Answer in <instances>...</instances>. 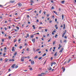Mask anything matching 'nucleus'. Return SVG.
Masks as SVG:
<instances>
[{
  "instance_id": "nucleus-62",
  "label": "nucleus",
  "mask_w": 76,
  "mask_h": 76,
  "mask_svg": "<svg viewBox=\"0 0 76 76\" xmlns=\"http://www.w3.org/2000/svg\"><path fill=\"white\" fill-rule=\"evenodd\" d=\"M52 9H54V6L52 7Z\"/></svg>"
},
{
  "instance_id": "nucleus-3",
  "label": "nucleus",
  "mask_w": 76,
  "mask_h": 76,
  "mask_svg": "<svg viewBox=\"0 0 76 76\" xmlns=\"http://www.w3.org/2000/svg\"><path fill=\"white\" fill-rule=\"evenodd\" d=\"M48 70H51V69H52V68L50 66H49L48 68Z\"/></svg>"
},
{
  "instance_id": "nucleus-20",
  "label": "nucleus",
  "mask_w": 76,
  "mask_h": 76,
  "mask_svg": "<svg viewBox=\"0 0 76 76\" xmlns=\"http://www.w3.org/2000/svg\"><path fill=\"white\" fill-rule=\"evenodd\" d=\"M38 56H35L34 57V59H36V58H38Z\"/></svg>"
},
{
  "instance_id": "nucleus-54",
  "label": "nucleus",
  "mask_w": 76,
  "mask_h": 76,
  "mask_svg": "<svg viewBox=\"0 0 76 76\" xmlns=\"http://www.w3.org/2000/svg\"><path fill=\"white\" fill-rule=\"evenodd\" d=\"M41 51H39V52L38 53L39 54H41Z\"/></svg>"
},
{
  "instance_id": "nucleus-1",
  "label": "nucleus",
  "mask_w": 76,
  "mask_h": 76,
  "mask_svg": "<svg viewBox=\"0 0 76 76\" xmlns=\"http://www.w3.org/2000/svg\"><path fill=\"white\" fill-rule=\"evenodd\" d=\"M25 59V56H23L21 58V61H24V60Z\"/></svg>"
},
{
  "instance_id": "nucleus-23",
  "label": "nucleus",
  "mask_w": 76,
  "mask_h": 76,
  "mask_svg": "<svg viewBox=\"0 0 76 76\" xmlns=\"http://www.w3.org/2000/svg\"><path fill=\"white\" fill-rule=\"evenodd\" d=\"M42 57H41L39 58V60H41V59H42Z\"/></svg>"
},
{
  "instance_id": "nucleus-30",
  "label": "nucleus",
  "mask_w": 76,
  "mask_h": 76,
  "mask_svg": "<svg viewBox=\"0 0 76 76\" xmlns=\"http://www.w3.org/2000/svg\"><path fill=\"white\" fill-rule=\"evenodd\" d=\"M15 67V69H17V68L18 67V66L16 65Z\"/></svg>"
},
{
  "instance_id": "nucleus-48",
  "label": "nucleus",
  "mask_w": 76,
  "mask_h": 76,
  "mask_svg": "<svg viewBox=\"0 0 76 76\" xmlns=\"http://www.w3.org/2000/svg\"><path fill=\"white\" fill-rule=\"evenodd\" d=\"M24 72H27L28 71V70L27 69H26L24 70Z\"/></svg>"
},
{
  "instance_id": "nucleus-39",
  "label": "nucleus",
  "mask_w": 76,
  "mask_h": 76,
  "mask_svg": "<svg viewBox=\"0 0 76 76\" xmlns=\"http://www.w3.org/2000/svg\"><path fill=\"white\" fill-rule=\"evenodd\" d=\"M66 61H65L63 65H64L65 64H66Z\"/></svg>"
},
{
  "instance_id": "nucleus-41",
  "label": "nucleus",
  "mask_w": 76,
  "mask_h": 76,
  "mask_svg": "<svg viewBox=\"0 0 76 76\" xmlns=\"http://www.w3.org/2000/svg\"><path fill=\"white\" fill-rule=\"evenodd\" d=\"M1 40L2 41V42H4V39H1Z\"/></svg>"
},
{
  "instance_id": "nucleus-16",
  "label": "nucleus",
  "mask_w": 76,
  "mask_h": 76,
  "mask_svg": "<svg viewBox=\"0 0 76 76\" xmlns=\"http://www.w3.org/2000/svg\"><path fill=\"white\" fill-rule=\"evenodd\" d=\"M34 3V1L32 0L30 1V3Z\"/></svg>"
},
{
  "instance_id": "nucleus-22",
  "label": "nucleus",
  "mask_w": 76,
  "mask_h": 76,
  "mask_svg": "<svg viewBox=\"0 0 76 76\" xmlns=\"http://www.w3.org/2000/svg\"><path fill=\"white\" fill-rule=\"evenodd\" d=\"M61 47H62V46H59V47L58 48V50H60V48H61Z\"/></svg>"
},
{
  "instance_id": "nucleus-55",
  "label": "nucleus",
  "mask_w": 76,
  "mask_h": 76,
  "mask_svg": "<svg viewBox=\"0 0 76 76\" xmlns=\"http://www.w3.org/2000/svg\"><path fill=\"white\" fill-rule=\"evenodd\" d=\"M4 50H6V47H5L4 48Z\"/></svg>"
},
{
  "instance_id": "nucleus-26",
  "label": "nucleus",
  "mask_w": 76,
  "mask_h": 76,
  "mask_svg": "<svg viewBox=\"0 0 76 76\" xmlns=\"http://www.w3.org/2000/svg\"><path fill=\"white\" fill-rule=\"evenodd\" d=\"M33 37H34V35H32L30 37L31 38H33Z\"/></svg>"
},
{
  "instance_id": "nucleus-8",
  "label": "nucleus",
  "mask_w": 76,
  "mask_h": 76,
  "mask_svg": "<svg viewBox=\"0 0 76 76\" xmlns=\"http://www.w3.org/2000/svg\"><path fill=\"white\" fill-rule=\"evenodd\" d=\"M44 75V73H42L41 74H40V75H39L38 76H43Z\"/></svg>"
},
{
  "instance_id": "nucleus-18",
  "label": "nucleus",
  "mask_w": 76,
  "mask_h": 76,
  "mask_svg": "<svg viewBox=\"0 0 76 76\" xmlns=\"http://www.w3.org/2000/svg\"><path fill=\"white\" fill-rule=\"evenodd\" d=\"M64 2H65V1H62L61 3L62 4H64Z\"/></svg>"
},
{
  "instance_id": "nucleus-57",
  "label": "nucleus",
  "mask_w": 76,
  "mask_h": 76,
  "mask_svg": "<svg viewBox=\"0 0 76 76\" xmlns=\"http://www.w3.org/2000/svg\"><path fill=\"white\" fill-rule=\"evenodd\" d=\"M27 17L28 18H29V16L28 15H27Z\"/></svg>"
},
{
  "instance_id": "nucleus-38",
  "label": "nucleus",
  "mask_w": 76,
  "mask_h": 76,
  "mask_svg": "<svg viewBox=\"0 0 76 76\" xmlns=\"http://www.w3.org/2000/svg\"><path fill=\"white\" fill-rule=\"evenodd\" d=\"M39 50H40V49H37L36 50V51H39Z\"/></svg>"
},
{
  "instance_id": "nucleus-45",
  "label": "nucleus",
  "mask_w": 76,
  "mask_h": 76,
  "mask_svg": "<svg viewBox=\"0 0 76 76\" xmlns=\"http://www.w3.org/2000/svg\"><path fill=\"white\" fill-rule=\"evenodd\" d=\"M12 51H15V49H12Z\"/></svg>"
},
{
  "instance_id": "nucleus-14",
  "label": "nucleus",
  "mask_w": 76,
  "mask_h": 76,
  "mask_svg": "<svg viewBox=\"0 0 76 76\" xmlns=\"http://www.w3.org/2000/svg\"><path fill=\"white\" fill-rule=\"evenodd\" d=\"M53 12L54 13H55L56 15H58V14L57 13V12H56L55 11H53Z\"/></svg>"
},
{
  "instance_id": "nucleus-5",
  "label": "nucleus",
  "mask_w": 76,
  "mask_h": 76,
  "mask_svg": "<svg viewBox=\"0 0 76 76\" xmlns=\"http://www.w3.org/2000/svg\"><path fill=\"white\" fill-rule=\"evenodd\" d=\"M64 50V49L63 48H61V50L59 51V53H61L62 52V51H63Z\"/></svg>"
},
{
  "instance_id": "nucleus-40",
  "label": "nucleus",
  "mask_w": 76,
  "mask_h": 76,
  "mask_svg": "<svg viewBox=\"0 0 76 76\" xmlns=\"http://www.w3.org/2000/svg\"><path fill=\"white\" fill-rule=\"evenodd\" d=\"M44 15H45V13H46V12L44 11Z\"/></svg>"
},
{
  "instance_id": "nucleus-4",
  "label": "nucleus",
  "mask_w": 76,
  "mask_h": 76,
  "mask_svg": "<svg viewBox=\"0 0 76 76\" xmlns=\"http://www.w3.org/2000/svg\"><path fill=\"white\" fill-rule=\"evenodd\" d=\"M32 41L33 43L35 42V39H32Z\"/></svg>"
},
{
  "instance_id": "nucleus-9",
  "label": "nucleus",
  "mask_w": 76,
  "mask_h": 76,
  "mask_svg": "<svg viewBox=\"0 0 76 76\" xmlns=\"http://www.w3.org/2000/svg\"><path fill=\"white\" fill-rule=\"evenodd\" d=\"M15 0H13V1H10V3H15Z\"/></svg>"
},
{
  "instance_id": "nucleus-24",
  "label": "nucleus",
  "mask_w": 76,
  "mask_h": 76,
  "mask_svg": "<svg viewBox=\"0 0 76 76\" xmlns=\"http://www.w3.org/2000/svg\"><path fill=\"white\" fill-rule=\"evenodd\" d=\"M71 60H72V59H69L68 62V63H69V62H70L71 61Z\"/></svg>"
},
{
  "instance_id": "nucleus-64",
  "label": "nucleus",
  "mask_w": 76,
  "mask_h": 76,
  "mask_svg": "<svg viewBox=\"0 0 76 76\" xmlns=\"http://www.w3.org/2000/svg\"><path fill=\"white\" fill-rule=\"evenodd\" d=\"M15 61V60H14V59H12V61Z\"/></svg>"
},
{
  "instance_id": "nucleus-49",
  "label": "nucleus",
  "mask_w": 76,
  "mask_h": 76,
  "mask_svg": "<svg viewBox=\"0 0 76 76\" xmlns=\"http://www.w3.org/2000/svg\"><path fill=\"white\" fill-rule=\"evenodd\" d=\"M50 41H51V39H49V40H48V42H49Z\"/></svg>"
},
{
  "instance_id": "nucleus-53",
  "label": "nucleus",
  "mask_w": 76,
  "mask_h": 76,
  "mask_svg": "<svg viewBox=\"0 0 76 76\" xmlns=\"http://www.w3.org/2000/svg\"><path fill=\"white\" fill-rule=\"evenodd\" d=\"M41 39L43 41H44V38L42 37Z\"/></svg>"
},
{
  "instance_id": "nucleus-12",
  "label": "nucleus",
  "mask_w": 76,
  "mask_h": 76,
  "mask_svg": "<svg viewBox=\"0 0 76 76\" xmlns=\"http://www.w3.org/2000/svg\"><path fill=\"white\" fill-rule=\"evenodd\" d=\"M50 64H56V63L55 62H51Z\"/></svg>"
},
{
  "instance_id": "nucleus-32",
  "label": "nucleus",
  "mask_w": 76,
  "mask_h": 76,
  "mask_svg": "<svg viewBox=\"0 0 76 76\" xmlns=\"http://www.w3.org/2000/svg\"><path fill=\"white\" fill-rule=\"evenodd\" d=\"M29 34H27V37H29Z\"/></svg>"
},
{
  "instance_id": "nucleus-59",
  "label": "nucleus",
  "mask_w": 76,
  "mask_h": 76,
  "mask_svg": "<svg viewBox=\"0 0 76 76\" xmlns=\"http://www.w3.org/2000/svg\"><path fill=\"white\" fill-rule=\"evenodd\" d=\"M22 46H20V49H21V48H22Z\"/></svg>"
},
{
  "instance_id": "nucleus-35",
  "label": "nucleus",
  "mask_w": 76,
  "mask_h": 76,
  "mask_svg": "<svg viewBox=\"0 0 76 76\" xmlns=\"http://www.w3.org/2000/svg\"><path fill=\"white\" fill-rule=\"evenodd\" d=\"M52 50V48H50L49 50L50 51H51Z\"/></svg>"
},
{
  "instance_id": "nucleus-31",
  "label": "nucleus",
  "mask_w": 76,
  "mask_h": 76,
  "mask_svg": "<svg viewBox=\"0 0 76 76\" xmlns=\"http://www.w3.org/2000/svg\"><path fill=\"white\" fill-rule=\"evenodd\" d=\"M55 42H56V41H54L53 42V45H54V44H55Z\"/></svg>"
},
{
  "instance_id": "nucleus-17",
  "label": "nucleus",
  "mask_w": 76,
  "mask_h": 76,
  "mask_svg": "<svg viewBox=\"0 0 76 76\" xmlns=\"http://www.w3.org/2000/svg\"><path fill=\"white\" fill-rule=\"evenodd\" d=\"M63 26H64L63 29H65V28H66V25H65V24H64Z\"/></svg>"
},
{
  "instance_id": "nucleus-46",
  "label": "nucleus",
  "mask_w": 76,
  "mask_h": 76,
  "mask_svg": "<svg viewBox=\"0 0 76 76\" xmlns=\"http://www.w3.org/2000/svg\"><path fill=\"white\" fill-rule=\"evenodd\" d=\"M57 36H58V35L56 34V36H55V38H56V37H57Z\"/></svg>"
},
{
  "instance_id": "nucleus-2",
  "label": "nucleus",
  "mask_w": 76,
  "mask_h": 76,
  "mask_svg": "<svg viewBox=\"0 0 76 76\" xmlns=\"http://www.w3.org/2000/svg\"><path fill=\"white\" fill-rule=\"evenodd\" d=\"M15 66H16V64H13L12 66H11V67L12 68H13V69H14L15 67Z\"/></svg>"
},
{
  "instance_id": "nucleus-13",
  "label": "nucleus",
  "mask_w": 76,
  "mask_h": 76,
  "mask_svg": "<svg viewBox=\"0 0 76 76\" xmlns=\"http://www.w3.org/2000/svg\"><path fill=\"white\" fill-rule=\"evenodd\" d=\"M18 6H22V4H21V3H18Z\"/></svg>"
},
{
  "instance_id": "nucleus-6",
  "label": "nucleus",
  "mask_w": 76,
  "mask_h": 76,
  "mask_svg": "<svg viewBox=\"0 0 76 76\" xmlns=\"http://www.w3.org/2000/svg\"><path fill=\"white\" fill-rule=\"evenodd\" d=\"M31 63L32 65H33V64H34V61H31Z\"/></svg>"
},
{
  "instance_id": "nucleus-58",
  "label": "nucleus",
  "mask_w": 76,
  "mask_h": 76,
  "mask_svg": "<svg viewBox=\"0 0 76 76\" xmlns=\"http://www.w3.org/2000/svg\"><path fill=\"white\" fill-rule=\"evenodd\" d=\"M64 38H65V39L67 38V37L66 36H65L64 37Z\"/></svg>"
},
{
  "instance_id": "nucleus-33",
  "label": "nucleus",
  "mask_w": 76,
  "mask_h": 76,
  "mask_svg": "<svg viewBox=\"0 0 76 76\" xmlns=\"http://www.w3.org/2000/svg\"><path fill=\"white\" fill-rule=\"evenodd\" d=\"M16 41H17V40L16 39H15L14 40V42H16Z\"/></svg>"
},
{
  "instance_id": "nucleus-56",
  "label": "nucleus",
  "mask_w": 76,
  "mask_h": 76,
  "mask_svg": "<svg viewBox=\"0 0 76 76\" xmlns=\"http://www.w3.org/2000/svg\"><path fill=\"white\" fill-rule=\"evenodd\" d=\"M20 40H21V39H18V41H19V42H20Z\"/></svg>"
},
{
  "instance_id": "nucleus-25",
  "label": "nucleus",
  "mask_w": 76,
  "mask_h": 76,
  "mask_svg": "<svg viewBox=\"0 0 76 76\" xmlns=\"http://www.w3.org/2000/svg\"><path fill=\"white\" fill-rule=\"evenodd\" d=\"M17 54V52H15V53L14 55V56H16Z\"/></svg>"
},
{
  "instance_id": "nucleus-47",
  "label": "nucleus",
  "mask_w": 76,
  "mask_h": 76,
  "mask_svg": "<svg viewBox=\"0 0 76 76\" xmlns=\"http://www.w3.org/2000/svg\"><path fill=\"white\" fill-rule=\"evenodd\" d=\"M64 42H66V40H64Z\"/></svg>"
},
{
  "instance_id": "nucleus-29",
  "label": "nucleus",
  "mask_w": 76,
  "mask_h": 76,
  "mask_svg": "<svg viewBox=\"0 0 76 76\" xmlns=\"http://www.w3.org/2000/svg\"><path fill=\"white\" fill-rule=\"evenodd\" d=\"M4 29L5 31H7V28H6V27H5L4 28Z\"/></svg>"
},
{
  "instance_id": "nucleus-50",
  "label": "nucleus",
  "mask_w": 76,
  "mask_h": 76,
  "mask_svg": "<svg viewBox=\"0 0 76 76\" xmlns=\"http://www.w3.org/2000/svg\"><path fill=\"white\" fill-rule=\"evenodd\" d=\"M52 22V20H50L49 21L50 23H51Z\"/></svg>"
},
{
  "instance_id": "nucleus-37",
  "label": "nucleus",
  "mask_w": 76,
  "mask_h": 76,
  "mask_svg": "<svg viewBox=\"0 0 76 76\" xmlns=\"http://www.w3.org/2000/svg\"><path fill=\"white\" fill-rule=\"evenodd\" d=\"M16 28L17 29H19V27H17Z\"/></svg>"
},
{
  "instance_id": "nucleus-19",
  "label": "nucleus",
  "mask_w": 76,
  "mask_h": 76,
  "mask_svg": "<svg viewBox=\"0 0 76 76\" xmlns=\"http://www.w3.org/2000/svg\"><path fill=\"white\" fill-rule=\"evenodd\" d=\"M32 27H33V29H35L36 28H35V25H33Z\"/></svg>"
},
{
  "instance_id": "nucleus-43",
  "label": "nucleus",
  "mask_w": 76,
  "mask_h": 76,
  "mask_svg": "<svg viewBox=\"0 0 76 76\" xmlns=\"http://www.w3.org/2000/svg\"><path fill=\"white\" fill-rule=\"evenodd\" d=\"M42 27H39V29H40V28H42Z\"/></svg>"
},
{
  "instance_id": "nucleus-63",
  "label": "nucleus",
  "mask_w": 76,
  "mask_h": 76,
  "mask_svg": "<svg viewBox=\"0 0 76 76\" xmlns=\"http://www.w3.org/2000/svg\"><path fill=\"white\" fill-rule=\"evenodd\" d=\"M3 56H6V53H4L3 54Z\"/></svg>"
},
{
  "instance_id": "nucleus-21",
  "label": "nucleus",
  "mask_w": 76,
  "mask_h": 76,
  "mask_svg": "<svg viewBox=\"0 0 76 76\" xmlns=\"http://www.w3.org/2000/svg\"><path fill=\"white\" fill-rule=\"evenodd\" d=\"M46 56V53H45L43 55L42 57H44V56Z\"/></svg>"
},
{
  "instance_id": "nucleus-36",
  "label": "nucleus",
  "mask_w": 76,
  "mask_h": 76,
  "mask_svg": "<svg viewBox=\"0 0 76 76\" xmlns=\"http://www.w3.org/2000/svg\"><path fill=\"white\" fill-rule=\"evenodd\" d=\"M8 38H9L10 39H11V37L10 36H9L8 37Z\"/></svg>"
},
{
  "instance_id": "nucleus-42",
  "label": "nucleus",
  "mask_w": 76,
  "mask_h": 76,
  "mask_svg": "<svg viewBox=\"0 0 76 76\" xmlns=\"http://www.w3.org/2000/svg\"><path fill=\"white\" fill-rule=\"evenodd\" d=\"M41 12H42L41 10H40L39 11V13H41Z\"/></svg>"
},
{
  "instance_id": "nucleus-61",
  "label": "nucleus",
  "mask_w": 76,
  "mask_h": 76,
  "mask_svg": "<svg viewBox=\"0 0 76 76\" xmlns=\"http://www.w3.org/2000/svg\"><path fill=\"white\" fill-rule=\"evenodd\" d=\"M61 28H62L63 27V25H61Z\"/></svg>"
},
{
  "instance_id": "nucleus-27",
  "label": "nucleus",
  "mask_w": 76,
  "mask_h": 76,
  "mask_svg": "<svg viewBox=\"0 0 76 76\" xmlns=\"http://www.w3.org/2000/svg\"><path fill=\"white\" fill-rule=\"evenodd\" d=\"M48 31V29H45V32H47Z\"/></svg>"
},
{
  "instance_id": "nucleus-11",
  "label": "nucleus",
  "mask_w": 76,
  "mask_h": 76,
  "mask_svg": "<svg viewBox=\"0 0 76 76\" xmlns=\"http://www.w3.org/2000/svg\"><path fill=\"white\" fill-rule=\"evenodd\" d=\"M62 20H63V19H64V15L63 14L62 15Z\"/></svg>"
},
{
  "instance_id": "nucleus-34",
  "label": "nucleus",
  "mask_w": 76,
  "mask_h": 76,
  "mask_svg": "<svg viewBox=\"0 0 76 76\" xmlns=\"http://www.w3.org/2000/svg\"><path fill=\"white\" fill-rule=\"evenodd\" d=\"M29 70H32V68H29Z\"/></svg>"
},
{
  "instance_id": "nucleus-10",
  "label": "nucleus",
  "mask_w": 76,
  "mask_h": 76,
  "mask_svg": "<svg viewBox=\"0 0 76 76\" xmlns=\"http://www.w3.org/2000/svg\"><path fill=\"white\" fill-rule=\"evenodd\" d=\"M62 69L63 70V72H64V71L65 70V68H64V67H62Z\"/></svg>"
},
{
  "instance_id": "nucleus-7",
  "label": "nucleus",
  "mask_w": 76,
  "mask_h": 76,
  "mask_svg": "<svg viewBox=\"0 0 76 76\" xmlns=\"http://www.w3.org/2000/svg\"><path fill=\"white\" fill-rule=\"evenodd\" d=\"M66 32H65L63 33V34L62 36V37H64V35H65L66 34Z\"/></svg>"
},
{
  "instance_id": "nucleus-28",
  "label": "nucleus",
  "mask_w": 76,
  "mask_h": 76,
  "mask_svg": "<svg viewBox=\"0 0 76 76\" xmlns=\"http://www.w3.org/2000/svg\"><path fill=\"white\" fill-rule=\"evenodd\" d=\"M55 22H57V18H55Z\"/></svg>"
},
{
  "instance_id": "nucleus-51",
  "label": "nucleus",
  "mask_w": 76,
  "mask_h": 76,
  "mask_svg": "<svg viewBox=\"0 0 76 76\" xmlns=\"http://www.w3.org/2000/svg\"><path fill=\"white\" fill-rule=\"evenodd\" d=\"M37 22H39V20H37Z\"/></svg>"
},
{
  "instance_id": "nucleus-60",
  "label": "nucleus",
  "mask_w": 76,
  "mask_h": 76,
  "mask_svg": "<svg viewBox=\"0 0 76 76\" xmlns=\"http://www.w3.org/2000/svg\"><path fill=\"white\" fill-rule=\"evenodd\" d=\"M26 51H29V48H27L26 49Z\"/></svg>"
},
{
  "instance_id": "nucleus-44",
  "label": "nucleus",
  "mask_w": 76,
  "mask_h": 76,
  "mask_svg": "<svg viewBox=\"0 0 76 76\" xmlns=\"http://www.w3.org/2000/svg\"><path fill=\"white\" fill-rule=\"evenodd\" d=\"M15 31V29H14V28L12 29V30L11 31Z\"/></svg>"
},
{
  "instance_id": "nucleus-52",
  "label": "nucleus",
  "mask_w": 76,
  "mask_h": 76,
  "mask_svg": "<svg viewBox=\"0 0 76 76\" xmlns=\"http://www.w3.org/2000/svg\"><path fill=\"white\" fill-rule=\"evenodd\" d=\"M5 23H7V20L5 21Z\"/></svg>"
},
{
  "instance_id": "nucleus-15",
  "label": "nucleus",
  "mask_w": 76,
  "mask_h": 76,
  "mask_svg": "<svg viewBox=\"0 0 76 76\" xmlns=\"http://www.w3.org/2000/svg\"><path fill=\"white\" fill-rule=\"evenodd\" d=\"M57 53L56 52L55 54L54 55V56H55V57H56V56H57Z\"/></svg>"
}]
</instances>
